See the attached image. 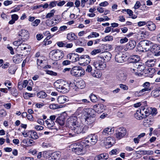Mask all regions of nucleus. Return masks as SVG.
<instances>
[{
  "instance_id": "obj_1",
  "label": "nucleus",
  "mask_w": 160,
  "mask_h": 160,
  "mask_svg": "<svg viewBox=\"0 0 160 160\" xmlns=\"http://www.w3.org/2000/svg\"><path fill=\"white\" fill-rule=\"evenodd\" d=\"M54 86L59 92L63 93L67 92L69 90V86L75 90H77L76 84L74 82H71L69 84L67 82L62 80H57L54 84Z\"/></svg>"
},
{
  "instance_id": "obj_2",
  "label": "nucleus",
  "mask_w": 160,
  "mask_h": 160,
  "mask_svg": "<svg viewBox=\"0 0 160 160\" xmlns=\"http://www.w3.org/2000/svg\"><path fill=\"white\" fill-rule=\"evenodd\" d=\"M84 112L85 123L91 127L95 120V111L91 108H86Z\"/></svg>"
},
{
  "instance_id": "obj_3",
  "label": "nucleus",
  "mask_w": 160,
  "mask_h": 160,
  "mask_svg": "<svg viewBox=\"0 0 160 160\" xmlns=\"http://www.w3.org/2000/svg\"><path fill=\"white\" fill-rule=\"evenodd\" d=\"M64 56L63 51L58 49L52 50L49 53V57L54 61L61 59Z\"/></svg>"
},
{
  "instance_id": "obj_4",
  "label": "nucleus",
  "mask_w": 160,
  "mask_h": 160,
  "mask_svg": "<svg viewBox=\"0 0 160 160\" xmlns=\"http://www.w3.org/2000/svg\"><path fill=\"white\" fill-rule=\"evenodd\" d=\"M89 128V127L87 125L78 123L73 127L72 130L75 133L78 134L81 133H84L87 132Z\"/></svg>"
},
{
  "instance_id": "obj_5",
  "label": "nucleus",
  "mask_w": 160,
  "mask_h": 160,
  "mask_svg": "<svg viewBox=\"0 0 160 160\" xmlns=\"http://www.w3.org/2000/svg\"><path fill=\"white\" fill-rule=\"evenodd\" d=\"M70 73L73 76L79 77L84 75L85 72L82 67L79 66H75L72 68Z\"/></svg>"
},
{
  "instance_id": "obj_6",
  "label": "nucleus",
  "mask_w": 160,
  "mask_h": 160,
  "mask_svg": "<svg viewBox=\"0 0 160 160\" xmlns=\"http://www.w3.org/2000/svg\"><path fill=\"white\" fill-rule=\"evenodd\" d=\"M93 65L96 68L99 70H103L106 67V62L99 59L94 60Z\"/></svg>"
},
{
  "instance_id": "obj_7",
  "label": "nucleus",
  "mask_w": 160,
  "mask_h": 160,
  "mask_svg": "<svg viewBox=\"0 0 160 160\" xmlns=\"http://www.w3.org/2000/svg\"><path fill=\"white\" fill-rule=\"evenodd\" d=\"M98 140V137L94 134H91L88 136L85 140L84 143L90 142L92 145L95 144Z\"/></svg>"
},
{
  "instance_id": "obj_8",
  "label": "nucleus",
  "mask_w": 160,
  "mask_h": 160,
  "mask_svg": "<svg viewBox=\"0 0 160 160\" xmlns=\"http://www.w3.org/2000/svg\"><path fill=\"white\" fill-rule=\"evenodd\" d=\"M18 35L19 38L23 42L27 40L29 38V32L24 29L21 30L19 32Z\"/></svg>"
},
{
  "instance_id": "obj_9",
  "label": "nucleus",
  "mask_w": 160,
  "mask_h": 160,
  "mask_svg": "<svg viewBox=\"0 0 160 160\" xmlns=\"http://www.w3.org/2000/svg\"><path fill=\"white\" fill-rule=\"evenodd\" d=\"M72 151L78 155H81L83 153V145L81 144L78 143L74 145L72 148Z\"/></svg>"
},
{
  "instance_id": "obj_10",
  "label": "nucleus",
  "mask_w": 160,
  "mask_h": 160,
  "mask_svg": "<svg viewBox=\"0 0 160 160\" xmlns=\"http://www.w3.org/2000/svg\"><path fill=\"white\" fill-rule=\"evenodd\" d=\"M91 61V59L89 56L88 55H84L81 56L79 57V63L80 65H85V64H88Z\"/></svg>"
},
{
  "instance_id": "obj_11",
  "label": "nucleus",
  "mask_w": 160,
  "mask_h": 160,
  "mask_svg": "<svg viewBox=\"0 0 160 160\" xmlns=\"http://www.w3.org/2000/svg\"><path fill=\"white\" fill-rule=\"evenodd\" d=\"M143 121V125L147 127H149L153 124L154 121L153 117L151 116H147L145 117Z\"/></svg>"
},
{
  "instance_id": "obj_12",
  "label": "nucleus",
  "mask_w": 160,
  "mask_h": 160,
  "mask_svg": "<svg viewBox=\"0 0 160 160\" xmlns=\"http://www.w3.org/2000/svg\"><path fill=\"white\" fill-rule=\"evenodd\" d=\"M127 131L125 128L123 127L120 128L116 133V137L118 139H121L126 135Z\"/></svg>"
},
{
  "instance_id": "obj_13",
  "label": "nucleus",
  "mask_w": 160,
  "mask_h": 160,
  "mask_svg": "<svg viewBox=\"0 0 160 160\" xmlns=\"http://www.w3.org/2000/svg\"><path fill=\"white\" fill-rule=\"evenodd\" d=\"M99 57L103 59L105 62H108L109 61L112 57V54L109 52H106L101 53L99 55Z\"/></svg>"
},
{
  "instance_id": "obj_14",
  "label": "nucleus",
  "mask_w": 160,
  "mask_h": 160,
  "mask_svg": "<svg viewBox=\"0 0 160 160\" xmlns=\"http://www.w3.org/2000/svg\"><path fill=\"white\" fill-rule=\"evenodd\" d=\"M93 110H94L95 112H97L99 113L103 112L104 110V106L101 104H96L93 106Z\"/></svg>"
},
{
  "instance_id": "obj_15",
  "label": "nucleus",
  "mask_w": 160,
  "mask_h": 160,
  "mask_svg": "<svg viewBox=\"0 0 160 160\" xmlns=\"http://www.w3.org/2000/svg\"><path fill=\"white\" fill-rule=\"evenodd\" d=\"M126 57L124 54L122 53H117L115 56V61L118 63H122L125 60Z\"/></svg>"
},
{
  "instance_id": "obj_16",
  "label": "nucleus",
  "mask_w": 160,
  "mask_h": 160,
  "mask_svg": "<svg viewBox=\"0 0 160 160\" xmlns=\"http://www.w3.org/2000/svg\"><path fill=\"white\" fill-rule=\"evenodd\" d=\"M67 57L68 59L72 61V62H75L78 61H79V57L78 54L75 53H72L67 55Z\"/></svg>"
},
{
  "instance_id": "obj_17",
  "label": "nucleus",
  "mask_w": 160,
  "mask_h": 160,
  "mask_svg": "<svg viewBox=\"0 0 160 160\" xmlns=\"http://www.w3.org/2000/svg\"><path fill=\"white\" fill-rule=\"evenodd\" d=\"M105 142L106 145H108V147H110L115 143V141L113 138L108 137L105 140Z\"/></svg>"
},
{
  "instance_id": "obj_18",
  "label": "nucleus",
  "mask_w": 160,
  "mask_h": 160,
  "mask_svg": "<svg viewBox=\"0 0 160 160\" xmlns=\"http://www.w3.org/2000/svg\"><path fill=\"white\" fill-rule=\"evenodd\" d=\"M46 124V127L49 129H55L56 127L54 126L55 123L54 121L51 120L50 119H47L45 121Z\"/></svg>"
},
{
  "instance_id": "obj_19",
  "label": "nucleus",
  "mask_w": 160,
  "mask_h": 160,
  "mask_svg": "<svg viewBox=\"0 0 160 160\" xmlns=\"http://www.w3.org/2000/svg\"><path fill=\"white\" fill-rule=\"evenodd\" d=\"M136 42L133 40L130 41L126 45V48L124 50L127 51L128 49L132 50L135 47Z\"/></svg>"
},
{
  "instance_id": "obj_20",
  "label": "nucleus",
  "mask_w": 160,
  "mask_h": 160,
  "mask_svg": "<svg viewBox=\"0 0 160 160\" xmlns=\"http://www.w3.org/2000/svg\"><path fill=\"white\" fill-rule=\"evenodd\" d=\"M134 67L135 68L137 69V71L138 72H141L143 71L144 72L145 67L143 64L142 63H135L134 64Z\"/></svg>"
},
{
  "instance_id": "obj_21",
  "label": "nucleus",
  "mask_w": 160,
  "mask_h": 160,
  "mask_svg": "<svg viewBox=\"0 0 160 160\" xmlns=\"http://www.w3.org/2000/svg\"><path fill=\"white\" fill-rule=\"evenodd\" d=\"M155 72V69L153 68L146 69L144 70V73L147 74L146 76L150 78H152L153 77V74Z\"/></svg>"
},
{
  "instance_id": "obj_22",
  "label": "nucleus",
  "mask_w": 160,
  "mask_h": 160,
  "mask_svg": "<svg viewBox=\"0 0 160 160\" xmlns=\"http://www.w3.org/2000/svg\"><path fill=\"white\" fill-rule=\"evenodd\" d=\"M134 117L138 120H141L144 118L145 117L144 114H142L140 110H137L134 114Z\"/></svg>"
},
{
  "instance_id": "obj_23",
  "label": "nucleus",
  "mask_w": 160,
  "mask_h": 160,
  "mask_svg": "<svg viewBox=\"0 0 160 160\" xmlns=\"http://www.w3.org/2000/svg\"><path fill=\"white\" fill-rule=\"evenodd\" d=\"M77 117H72L68 119V122L69 124L72 125L73 127L75 125L79 123L77 121Z\"/></svg>"
},
{
  "instance_id": "obj_24",
  "label": "nucleus",
  "mask_w": 160,
  "mask_h": 160,
  "mask_svg": "<svg viewBox=\"0 0 160 160\" xmlns=\"http://www.w3.org/2000/svg\"><path fill=\"white\" fill-rule=\"evenodd\" d=\"M23 55L17 54L15 55L13 58V62L15 63H19L22 60V58Z\"/></svg>"
},
{
  "instance_id": "obj_25",
  "label": "nucleus",
  "mask_w": 160,
  "mask_h": 160,
  "mask_svg": "<svg viewBox=\"0 0 160 160\" xmlns=\"http://www.w3.org/2000/svg\"><path fill=\"white\" fill-rule=\"evenodd\" d=\"M143 86L144 87V88L142 89L139 91V92L140 93H142L150 90V83L149 82H145L143 84Z\"/></svg>"
},
{
  "instance_id": "obj_26",
  "label": "nucleus",
  "mask_w": 160,
  "mask_h": 160,
  "mask_svg": "<svg viewBox=\"0 0 160 160\" xmlns=\"http://www.w3.org/2000/svg\"><path fill=\"white\" fill-rule=\"evenodd\" d=\"M156 61V59H149L145 62V64L148 67H152L155 65Z\"/></svg>"
},
{
  "instance_id": "obj_27",
  "label": "nucleus",
  "mask_w": 160,
  "mask_h": 160,
  "mask_svg": "<svg viewBox=\"0 0 160 160\" xmlns=\"http://www.w3.org/2000/svg\"><path fill=\"white\" fill-rule=\"evenodd\" d=\"M108 156L106 153L101 154L95 157L94 160H99L101 159L107 160L108 158Z\"/></svg>"
},
{
  "instance_id": "obj_28",
  "label": "nucleus",
  "mask_w": 160,
  "mask_h": 160,
  "mask_svg": "<svg viewBox=\"0 0 160 160\" xmlns=\"http://www.w3.org/2000/svg\"><path fill=\"white\" fill-rule=\"evenodd\" d=\"M140 110L141 111L142 114L145 113V117L148 116L149 114V109L147 107H141Z\"/></svg>"
},
{
  "instance_id": "obj_29",
  "label": "nucleus",
  "mask_w": 160,
  "mask_h": 160,
  "mask_svg": "<svg viewBox=\"0 0 160 160\" xmlns=\"http://www.w3.org/2000/svg\"><path fill=\"white\" fill-rule=\"evenodd\" d=\"M85 86V82L83 80H80L77 82L76 84V87L77 88L82 89L84 88Z\"/></svg>"
},
{
  "instance_id": "obj_30",
  "label": "nucleus",
  "mask_w": 160,
  "mask_h": 160,
  "mask_svg": "<svg viewBox=\"0 0 160 160\" xmlns=\"http://www.w3.org/2000/svg\"><path fill=\"white\" fill-rule=\"evenodd\" d=\"M142 46L145 48H147L148 47H150L152 45V43L150 41L148 40H144L141 42Z\"/></svg>"
},
{
  "instance_id": "obj_31",
  "label": "nucleus",
  "mask_w": 160,
  "mask_h": 160,
  "mask_svg": "<svg viewBox=\"0 0 160 160\" xmlns=\"http://www.w3.org/2000/svg\"><path fill=\"white\" fill-rule=\"evenodd\" d=\"M28 134H30V136L29 137L33 139H37L39 138L37 133L34 131H30L28 132Z\"/></svg>"
},
{
  "instance_id": "obj_32",
  "label": "nucleus",
  "mask_w": 160,
  "mask_h": 160,
  "mask_svg": "<svg viewBox=\"0 0 160 160\" xmlns=\"http://www.w3.org/2000/svg\"><path fill=\"white\" fill-rule=\"evenodd\" d=\"M67 97L64 96H60L57 98V101L59 103L62 104L65 102L67 100Z\"/></svg>"
},
{
  "instance_id": "obj_33",
  "label": "nucleus",
  "mask_w": 160,
  "mask_h": 160,
  "mask_svg": "<svg viewBox=\"0 0 160 160\" xmlns=\"http://www.w3.org/2000/svg\"><path fill=\"white\" fill-rule=\"evenodd\" d=\"M140 58L138 56H132L130 59V62L133 63V65L135 63H138V62L139 61Z\"/></svg>"
},
{
  "instance_id": "obj_34",
  "label": "nucleus",
  "mask_w": 160,
  "mask_h": 160,
  "mask_svg": "<svg viewBox=\"0 0 160 160\" xmlns=\"http://www.w3.org/2000/svg\"><path fill=\"white\" fill-rule=\"evenodd\" d=\"M151 51L154 53L158 50H160V45L158 44H155L152 46Z\"/></svg>"
},
{
  "instance_id": "obj_35",
  "label": "nucleus",
  "mask_w": 160,
  "mask_h": 160,
  "mask_svg": "<svg viewBox=\"0 0 160 160\" xmlns=\"http://www.w3.org/2000/svg\"><path fill=\"white\" fill-rule=\"evenodd\" d=\"M147 26L149 29L151 31L154 30L156 28L155 25L151 22H148Z\"/></svg>"
},
{
  "instance_id": "obj_36",
  "label": "nucleus",
  "mask_w": 160,
  "mask_h": 160,
  "mask_svg": "<svg viewBox=\"0 0 160 160\" xmlns=\"http://www.w3.org/2000/svg\"><path fill=\"white\" fill-rule=\"evenodd\" d=\"M77 36L75 34L72 32H70L67 34V38L68 40L72 41L76 39Z\"/></svg>"
},
{
  "instance_id": "obj_37",
  "label": "nucleus",
  "mask_w": 160,
  "mask_h": 160,
  "mask_svg": "<svg viewBox=\"0 0 160 160\" xmlns=\"http://www.w3.org/2000/svg\"><path fill=\"white\" fill-rule=\"evenodd\" d=\"M56 122L60 125H63L65 122V119L63 116L59 117L56 119Z\"/></svg>"
},
{
  "instance_id": "obj_38",
  "label": "nucleus",
  "mask_w": 160,
  "mask_h": 160,
  "mask_svg": "<svg viewBox=\"0 0 160 160\" xmlns=\"http://www.w3.org/2000/svg\"><path fill=\"white\" fill-rule=\"evenodd\" d=\"M47 94L42 91H40L37 93V97L40 98H44L47 97Z\"/></svg>"
},
{
  "instance_id": "obj_39",
  "label": "nucleus",
  "mask_w": 160,
  "mask_h": 160,
  "mask_svg": "<svg viewBox=\"0 0 160 160\" xmlns=\"http://www.w3.org/2000/svg\"><path fill=\"white\" fill-rule=\"evenodd\" d=\"M113 131V128H105L102 132V134L103 135H107L109 134V132H112Z\"/></svg>"
},
{
  "instance_id": "obj_40",
  "label": "nucleus",
  "mask_w": 160,
  "mask_h": 160,
  "mask_svg": "<svg viewBox=\"0 0 160 160\" xmlns=\"http://www.w3.org/2000/svg\"><path fill=\"white\" fill-rule=\"evenodd\" d=\"M29 46L28 44L25 43H22V42L18 48L21 50H24L29 48Z\"/></svg>"
},
{
  "instance_id": "obj_41",
  "label": "nucleus",
  "mask_w": 160,
  "mask_h": 160,
  "mask_svg": "<svg viewBox=\"0 0 160 160\" xmlns=\"http://www.w3.org/2000/svg\"><path fill=\"white\" fill-rule=\"evenodd\" d=\"M149 111H149V114H151V116H152V117L157 114V109L156 108L150 107L149 108Z\"/></svg>"
},
{
  "instance_id": "obj_42",
  "label": "nucleus",
  "mask_w": 160,
  "mask_h": 160,
  "mask_svg": "<svg viewBox=\"0 0 160 160\" xmlns=\"http://www.w3.org/2000/svg\"><path fill=\"white\" fill-rule=\"evenodd\" d=\"M89 98L91 101L92 102H96L98 101V98L97 96L93 94H91L89 96Z\"/></svg>"
},
{
  "instance_id": "obj_43",
  "label": "nucleus",
  "mask_w": 160,
  "mask_h": 160,
  "mask_svg": "<svg viewBox=\"0 0 160 160\" xmlns=\"http://www.w3.org/2000/svg\"><path fill=\"white\" fill-rule=\"evenodd\" d=\"M55 12V11L54 9L52 10L50 12L48 13L47 14L45 17L43 19L49 18L52 17L54 15Z\"/></svg>"
},
{
  "instance_id": "obj_44",
  "label": "nucleus",
  "mask_w": 160,
  "mask_h": 160,
  "mask_svg": "<svg viewBox=\"0 0 160 160\" xmlns=\"http://www.w3.org/2000/svg\"><path fill=\"white\" fill-rule=\"evenodd\" d=\"M91 75L94 77L96 78H99L102 76V74L100 72L95 71L94 72H93Z\"/></svg>"
},
{
  "instance_id": "obj_45",
  "label": "nucleus",
  "mask_w": 160,
  "mask_h": 160,
  "mask_svg": "<svg viewBox=\"0 0 160 160\" xmlns=\"http://www.w3.org/2000/svg\"><path fill=\"white\" fill-rule=\"evenodd\" d=\"M16 69V68L14 66H11L9 68L8 72L10 73L13 74L15 73Z\"/></svg>"
},
{
  "instance_id": "obj_46",
  "label": "nucleus",
  "mask_w": 160,
  "mask_h": 160,
  "mask_svg": "<svg viewBox=\"0 0 160 160\" xmlns=\"http://www.w3.org/2000/svg\"><path fill=\"white\" fill-rule=\"evenodd\" d=\"M11 93L14 96L17 97L18 95V92L17 89L15 88H12L11 90Z\"/></svg>"
},
{
  "instance_id": "obj_47",
  "label": "nucleus",
  "mask_w": 160,
  "mask_h": 160,
  "mask_svg": "<svg viewBox=\"0 0 160 160\" xmlns=\"http://www.w3.org/2000/svg\"><path fill=\"white\" fill-rule=\"evenodd\" d=\"M43 156L46 158H48L51 156L52 153L50 152L44 151L42 154Z\"/></svg>"
},
{
  "instance_id": "obj_48",
  "label": "nucleus",
  "mask_w": 160,
  "mask_h": 160,
  "mask_svg": "<svg viewBox=\"0 0 160 160\" xmlns=\"http://www.w3.org/2000/svg\"><path fill=\"white\" fill-rule=\"evenodd\" d=\"M6 112L4 110H1L0 111V122L6 115Z\"/></svg>"
},
{
  "instance_id": "obj_49",
  "label": "nucleus",
  "mask_w": 160,
  "mask_h": 160,
  "mask_svg": "<svg viewBox=\"0 0 160 160\" xmlns=\"http://www.w3.org/2000/svg\"><path fill=\"white\" fill-rule=\"evenodd\" d=\"M49 108L51 109H55L59 108L60 107L57 104H52L49 105Z\"/></svg>"
},
{
  "instance_id": "obj_50",
  "label": "nucleus",
  "mask_w": 160,
  "mask_h": 160,
  "mask_svg": "<svg viewBox=\"0 0 160 160\" xmlns=\"http://www.w3.org/2000/svg\"><path fill=\"white\" fill-rule=\"evenodd\" d=\"M43 34L47 36L46 38V40H47L49 39L52 37V36H51L50 33L48 31H46L45 32L43 33Z\"/></svg>"
},
{
  "instance_id": "obj_51",
  "label": "nucleus",
  "mask_w": 160,
  "mask_h": 160,
  "mask_svg": "<svg viewBox=\"0 0 160 160\" xmlns=\"http://www.w3.org/2000/svg\"><path fill=\"white\" fill-rule=\"evenodd\" d=\"M104 41H112L113 39V37L110 35H108L105 37L104 38Z\"/></svg>"
},
{
  "instance_id": "obj_52",
  "label": "nucleus",
  "mask_w": 160,
  "mask_h": 160,
  "mask_svg": "<svg viewBox=\"0 0 160 160\" xmlns=\"http://www.w3.org/2000/svg\"><path fill=\"white\" fill-rule=\"evenodd\" d=\"M22 40L19 38L18 41L14 42L13 43V44L15 46H18V48H19L20 45L22 42Z\"/></svg>"
},
{
  "instance_id": "obj_53",
  "label": "nucleus",
  "mask_w": 160,
  "mask_h": 160,
  "mask_svg": "<svg viewBox=\"0 0 160 160\" xmlns=\"http://www.w3.org/2000/svg\"><path fill=\"white\" fill-rule=\"evenodd\" d=\"M40 22V20L39 19H37L31 23V25L33 26H37Z\"/></svg>"
},
{
  "instance_id": "obj_54",
  "label": "nucleus",
  "mask_w": 160,
  "mask_h": 160,
  "mask_svg": "<svg viewBox=\"0 0 160 160\" xmlns=\"http://www.w3.org/2000/svg\"><path fill=\"white\" fill-rule=\"evenodd\" d=\"M86 71L88 72H90L92 74V72H93L92 68L90 65H88L87 67V68L86 69Z\"/></svg>"
},
{
  "instance_id": "obj_55",
  "label": "nucleus",
  "mask_w": 160,
  "mask_h": 160,
  "mask_svg": "<svg viewBox=\"0 0 160 160\" xmlns=\"http://www.w3.org/2000/svg\"><path fill=\"white\" fill-rule=\"evenodd\" d=\"M46 23L47 25L49 27L53 26L55 24L53 21H49L48 19L46 21Z\"/></svg>"
},
{
  "instance_id": "obj_56",
  "label": "nucleus",
  "mask_w": 160,
  "mask_h": 160,
  "mask_svg": "<svg viewBox=\"0 0 160 160\" xmlns=\"http://www.w3.org/2000/svg\"><path fill=\"white\" fill-rule=\"evenodd\" d=\"M46 72L47 74L51 75L56 76L57 75V73L56 72H53L52 71L46 70Z\"/></svg>"
},
{
  "instance_id": "obj_57",
  "label": "nucleus",
  "mask_w": 160,
  "mask_h": 160,
  "mask_svg": "<svg viewBox=\"0 0 160 160\" xmlns=\"http://www.w3.org/2000/svg\"><path fill=\"white\" fill-rule=\"evenodd\" d=\"M119 86L120 88L124 90H127L128 89V87L125 84H119Z\"/></svg>"
},
{
  "instance_id": "obj_58",
  "label": "nucleus",
  "mask_w": 160,
  "mask_h": 160,
  "mask_svg": "<svg viewBox=\"0 0 160 160\" xmlns=\"http://www.w3.org/2000/svg\"><path fill=\"white\" fill-rule=\"evenodd\" d=\"M101 51L100 49H94L91 52L92 55H95L96 54L100 53Z\"/></svg>"
},
{
  "instance_id": "obj_59",
  "label": "nucleus",
  "mask_w": 160,
  "mask_h": 160,
  "mask_svg": "<svg viewBox=\"0 0 160 160\" xmlns=\"http://www.w3.org/2000/svg\"><path fill=\"white\" fill-rule=\"evenodd\" d=\"M57 1H55L51 2L49 4L50 8H51L56 6L57 4Z\"/></svg>"
},
{
  "instance_id": "obj_60",
  "label": "nucleus",
  "mask_w": 160,
  "mask_h": 160,
  "mask_svg": "<svg viewBox=\"0 0 160 160\" xmlns=\"http://www.w3.org/2000/svg\"><path fill=\"white\" fill-rule=\"evenodd\" d=\"M159 92V91L158 90L153 91L152 92V95H153V96H154L155 97H158L159 96V94H158Z\"/></svg>"
},
{
  "instance_id": "obj_61",
  "label": "nucleus",
  "mask_w": 160,
  "mask_h": 160,
  "mask_svg": "<svg viewBox=\"0 0 160 160\" xmlns=\"http://www.w3.org/2000/svg\"><path fill=\"white\" fill-rule=\"evenodd\" d=\"M141 5V4L140 2L139 1H137L134 5V8L135 9H138L139 8Z\"/></svg>"
},
{
  "instance_id": "obj_62",
  "label": "nucleus",
  "mask_w": 160,
  "mask_h": 160,
  "mask_svg": "<svg viewBox=\"0 0 160 160\" xmlns=\"http://www.w3.org/2000/svg\"><path fill=\"white\" fill-rule=\"evenodd\" d=\"M120 78V80L122 81H124L126 80L127 77L123 73H122V74H121Z\"/></svg>"
},
{
  "instance_id": "obj_63",
  "label": "nucleus",
  "mask_w": 160,
  "mask_h": 160,
  "mask_svg": "<svg viewBox=\"0 0 160 160\" xmlns=\"http://www.w3.org/2000/svg\"><path fill=\"white\" fill-rule=\"evenodd\" d=\"M20 7L19 6H18L17 7L13 9H12L10 13H11L15 12H17L19 11L20 10Z\"/></svg>"
},
{
  "instance_id": "obj_64",
  "label": "nucleus",
  "mask_w": 160,
  "mask_h": 160,
  "mask_svg": "<svg viewBox=\"0 0 160 160\" xmlns=\"http://www.w3.org/2000/svg\"><path fill=\"white\" fill-rule=\"evenodd\" d=\"M29 139L28 138H26L23 139L22 141V142L25 144V145L27 146H29Z\"/></svg>"
}]
</instances>
